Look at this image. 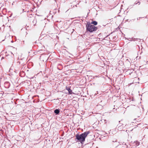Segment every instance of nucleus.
I'll list each match as a JSON object with an SVG mask.
<instances>
[{"label":"nucleus","mask_w":148,"mask_h":148,"mask_svg":"<svg viewBox=\"0 0 148 148\" xmlns=\"http://www.w3.org/2000/svg\"><path fill=\"white\" fill-rule=\"evenodd\" d=\"M89 133V131H86L81 134H78L76 136V138L78 140L79 142L82 143L84 141L86 137Z\"/></svg>","instance_id":"nucleus-1"},{"label":"nucleus","mask_w":148,"mask_h":148,"mask_svg":"<svg viewBox=\"0 0 148 148\" xmlns=\"http://www.w3.org/2000/svg\"><path fill=\"white\" fill-rule=\"evenodd\" d=\"M87 29L90 32H92L97 29V27L94 25H91L90 23H87L86 25Z\"/></svg>","instance_id":"nucleus-2"},{"label":"nucleus","mask_w":148,"mask_h":148,"mask_svg":"<svg viewBox=\"0 0 148 148\" xmlns=\"http://www.w3.org/2000/svg\"><path fill=\"white\" fill-rule=\"evenodd\" d=\"M125 125V127L126 126V125H125L124 124L121 125V123H120L118 127V130L120 131L122 130L124 128V126Z\"/></svg>","instance_id":"nucleus-3"},{"label":"nucleus","mask_w":148,"mask_h":148,"mask_svg":"<svg viewBox=\"0 0 148 148\" xmlns=\"http://www.w3.org/2000/svg\"><path fill=\"white\" fill-rule=\"evenodd\" d=\"M66 89L68 91L69 94H72L73 93L72 90L70 89V88L66 87Z\"/></svg>","instance_id":"nucleus-4"},{"label":"nucleus","mask_w":148,"mask_h":148,"mask_svg":"<svg viewBox=\"0 0 148 148\" xmlns=\"http://www.w3.org/2000/svg\"><path fill=\"white\" fill-rule=\"evenodd\" d=\"M54 113L56 114H58L60 112L59 109H56L54 111Z\"/></svg>","instance_id":"nucleus-5"},{"label":"nucleus","mask_w":148,"mask_h":148,"mask_svg":"<svg viewBox=\"0 0 148 148\" xmlns=\"http://www.w3.org/2000/svg\"><path fill=\"white\" fill-rule=\"evenodd\" d=\"M90 24H93L94 25H96L97 24V23L96 21H93Z\"/></svg>","instance_id":"nucleus-6"},{"label":"nucleus","mask_w":148,"mask_h":148,"mask_svg":"<svg viewBox=\"0 0 148 148\" xmlns=\"http://www.w3.org/2000/svg\"><path fill=\"white\" fill-rule=\"evenodd\" d=\"M139 3V4H140V3L139 2V1H138V2H137V3H136L135 4H137V3Z\"/></svg>","instance_id":"nucleus-7"},{"label":"nucleus","mask_w":148,"mask_h":148,"mask_svg":"<svg viewBox=\"0 0 148 148\" xmlns=\"http://www.w3.org/2000/svg\"><path fill=\"white\" fill-rule=\"evenodd\" d=\"M104 122H105V123H106V122H107V121L106 120H104Z\"/></svg>","instance_id":"nucleus-8"}]
</instances>
